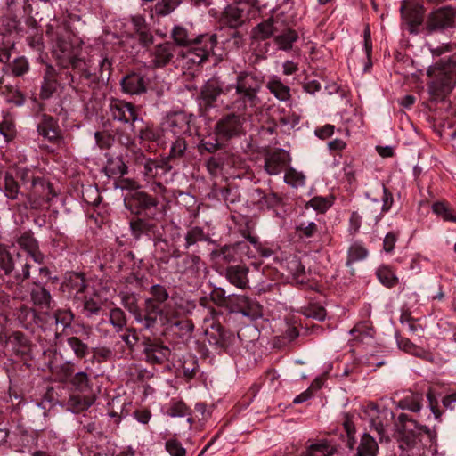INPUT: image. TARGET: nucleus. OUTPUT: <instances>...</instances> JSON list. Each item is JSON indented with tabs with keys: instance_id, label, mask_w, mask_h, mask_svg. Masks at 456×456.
<instances>
[{
	"instance_id": "nucleus-1",
	"label": "nucleus",
	"mask_w": 456,
	"mask_h": 456,
	"mask_svg": "<svg viewBox=\"0 0 456 456\" xmlns=\"http://www.w3.org/2000/svg\"><path fill=\"white\" fill-rule=\"evenodd\" d=\"M264 80L254 72L240 71L235 83L223 86L216 78L208 79L202 86L200 99L206 107H213L218 96L222 95V104L239 113H247L261 102L259 93Z\"/></svg>"
},
{
	"instance_id": "nucleus-2",
	"label": "nucleus",
	"mask_w": 456,
	"mask_h": 456,
	"mask_svg": "<svg viewBox=\"0 0 456 456\" xmlns=\"http://www.w3.org/2000/svg\"><path fill=\"white\" fill-rule=\"evenodd\" d=\"M53 53L59 61V64L63 68L70 66L79 71L82 66L87 65L86 61L80 57V46H75L72 43L62 37H59L56 40Z\"/></svg>"
},
{
	"instance_id": "nucleus-3",
	"label": "nucleus",
	"mask_w": 456,
	"mask_h": 456,
	"mask_svg": "<svg viewBox=\"0 0 456 456\" xmlns=\"http://www.w3.org/2000/svg\"><path fill=\"white\" fill-rule=\"evenodd\" d=\"M28 191L27 199L33 209L47 208L50 200L55 196L52 185L40 177L33 178Z\"/></svg>"
},
{
	"instance_id": "nucleus-4",
	"label": "nucleus",
	"mask_w": 456,
	"mask_h": 456,
	"mask_svg": "<svg viewBox=\"0 0 456 456\" xmlns=\"http://www.w3.org/2000/svg\"><path fill=\"white\" fill-rule=\"evenodd\" d=\"M20 258V255L19 253H17L15 259L8 246L0 243V268L7 276L14 273L13 277L17 284H20L29 278L30 265L28 262L21 264L20 271L15 267L16 261Z\"/></svg>"
},
{
	"instance_id": "nucleus-5",
	"label": "nucleus",
	"mask_w": 456,
	"mask_h": 456,
	"mask_svg": "<svg viewBox=\"0 0 456 456\" xmlns=\"http://www.w3.org/2000/svg\"><path fill=\"white\" fill-rule=\"evenodd\" d=\"M255 7V0H236L233 4H230L225 8V23L232 28H237L242 26L248 14Z\"/></svg>"
},
{
	"instance_id": "nucleus-6",
	"label": "nucleus",
	"mask_w": 456,
	"mask_h": 456,
	"mask_svg": "<svg viewBox=\"0 0 456 456\" xmlns=\"http://www.w3.org/2000/svg\"><path fill=\"white\" fill-rule=\"evenodd\" d=\"M86 66H82L79 72L87 79L95 77L97 79H109L110 76L111 62L107 57L92 56Z\"/></svg>"
},
{
	"instance_id": "nucleus-7",
	"label": "nucleus",
	"mask_w": 456,
	"mask_h": 456,
	"mask_svg": "<svg viewBox=\"0 0 456 456\" xmlns=\"http://www.w3.org/2000/svg\"><path fill=\"white\" fill-rule=\"evenodd\" d=\"M456 11L451 7H442L432 12L427 20L429 32L444 30L454 26Z\"/></svg>"
},
{
	"instance_id": "nucleus-8",
	"label": "nucleus",
	"mask_w": 456,
	"mask_h": 456,
	"mask_svg": "<svg viewBox=\"0 0 456 456\" xmlns=\"http://www.w3.org/2000/svg\"><path fill=\"white\" fill-rule=\"evenodd\" d=\"M124 205L133 214H140L158 205L159 201L144 191H138L133 193H126L124 196Z\"/></svg>"
},
{
	"instance_id": "nucleus-9",
	"label": "nucleus",
	"mask_w": 456,
	"mask_h": 456,
	"mask_svg": "<svg viewBox=\"0 0 456 456\" xmlns=\"http://www.w3.org/2000/svg\"><path fill=\"white\" fill-rule=\"evenodd\" d=\"M110 113L113 119L122 123H134L140 118L137 109L130 102L112 99L109 105Z\"/></svg>"
},
{
	"instance_id": "nucleus-10",
	"label": "nucleus",
	"mask_w": 456,
	"mask_h": 456,
	"mask_svg": "<svg viewBox=\"0 0 456 456\" xmlns=\"http://www.w3.org/2000/svg\"><path fill=\"white\" fill-rule=\"evenodd\" d=\"M228 304L232 311L241 313L245 316L255 318L261 315V305L244 295L228 296Z\"/></svg>"
},
{
	"instance_id": "nucleus-11",
	"label": "nucleus",
	"mask_w": 456,
	"mask_h": 456,
	"mask_svg": "<svg viewBox=\"0 0 456 456\" xmlns=\"http://www.w3.org/2000/svg\"><path fill=\"white\" fill-rule=\"evenodd\" d=\"M205 335L208 343L218 349H225L235 341L234 334L226 331L218 322H213L209 328H207Z\"/></svg>"
},
{
	"instance_id": "nucleus-12",
	"label": "nucleus",
	"mask_w": 456,
	"mask_h": 456,
	"mask_svg": "<svg viewBox=\"0 0 456 456\" xmlns=\"http://www.w3.org/2000/svg\"><path fill=\"white\" fill-rule=\"evenodd\" d=\"M380 188L383 192V196H382L383 204H382L381 208L379 209L377 206L379 203L378 200H373L370 205L366 206V208L363 209V212H362L364 216L368 219H370V221H372L374 223V224H376L380 220V218L382 216V213L387 212L393 205L392 193H390L387 191V189L386 188V186L384 184H381Z\"/></svg>"
},
{
	"instance_id": "nucleus-13",
	"label": "nucleus",
	"mask_w": 456,
	"mask_h": 456,
	"mask_svg": "<svg viewBox=\"0 0 456 456\" xmlns=\"http://www.w3.org/2000/svg\"><path fill=\"white\" fill-rule=\"evenodd\" d=\"M289 161V155L283 150H276L269 152L265 158V170L270 175H277L281 173Z\"/></svg>"
},
{
	"instance_id": "nucleus-14",
	"label": "nucleus",
	"mask_w": 456,
	"mask_h": 456,
	"mask_svg": "<svg viewBox=\"0 0 456 456\" xmlns=\"http://www.w3.org/2000/svg\"><path fill=\"white\" fill-rule=\"evenodd\" d=\"M424 7L416 3H403L401 6L403 19L410 27V32L415 33L416 28L422 23Z\"/></svg>"
},
{
	"instance_id": "nucleus-15",
	"label": "nucleus",
	"mask_w": 456,
	"mask_h": 456,
	"mask_svg": "<svg viewBox=\"0 0 456 456\" xmlns=\"http://www.w3.org/2000/svg\"><path fill=\"white\" fill-rule=\"evenodd\" d=\"M216 134L224 139L238 135L241 131L240 118L236 114H229L216 124Z\"/></svg>"
},
{
	"instance_id": "nucleus-16",
	"label": "nucleus",
	"mask_w": 456,
	"mask_h": 456,
	"mask_svg": "<svg viewBox=\"0 0 456 456\" xmlns=\"http://www.w3.org/2000/svg\"><path fill=\"white\" fill-rule=\"evenodd\" d=\"M173 57V45L170 43L159 44L151 52L150 65L153 68H162L167 65Z\"/></svg>"
},
{
	"instance_id": "nucleus-17",
	"label": "nucleus",
	"mask_w": 456,
	"mask_h": 456,
	"mask_svg": "<svg viewBox=\"0 0 456 456\" xmlns=\"http://www.w3.org/2000/svg\"><path fill=\"white\" fill-rule=\"evenodd\" d=\"M143 352L147 362L152 364L163 363L168 360L171 354L167 346L155 342L146 344Z\"/></svg>"
},
{
	"instance_id": "nucleus-18",
	"label": "nucleus",
	"mask_w": 456,
	"mask_h": 456,
	"mask_svg": "<svg viewBox=\"0 0 456 456\" xmlns=\"http://www.w3.org/2000/svg\"><path fill=\"white\" fill-rule=\"evenodd\" d=\"M158 316L160 317V306L157 304H152L151 300H145L144 314L140 311L135 314L134 319L138 323H141L144 329H151L157 323Z\"/></svg>"
},
{
	"instance_id": "nucleus-19",
	"label": "nucleus",
	"mask_w": 456,
	"mask_h": 456,
	"mask_svg": "<svg viewBox=\"0 0 456 456\" xmlns=\"http://www.w3.org/2000/svg\"><path fill=\"white\" fill-rule=\"evenodd\" d=\"M37 131L40 135L51 142H56L60 139L58 125L51 116L42 115L41 120L37 125Z\"/></svg>"
},
{
	"instance_id": "nucleus-20",
	"label": "nucleus",
	"mask_w": 456,
	"mask_h": 456,
	"mask_svg": "<svg viewBox=\"0 0 456 456\" xmlns=\"http://www.w3.org/2000/svg\"><path fill=\"white\" fill-rule=\"evenodd\" d=\"M33 305L39 310L47 313L53 308V300L50 292L40 285H36L30 291Z\"/></svg>"
},
{
	"instance_id": "nucleus-21",
	"label": "nucleus",
	"mask_w": 456,
	"mask_h": 456,
	"mask_svg": "<svg viewBox=\"0 0 456 456\" xmlns=\"http://www.w3.org/2000/svg\"><path fill=\"white\" fill-rule=\"evenodd\" d=\"M146 81L144 77L136 73L125 77L121 81L123 91L128 94H141L146 91Z\"/></svg>"
},
{
	"instance_id": "nucleus-22",
	"label": "nucleus",
	"mask_w": 456,
	"mask_h": 456,
	"mask_svg": "<svg viewBox=\"0 0 456 456\" xmlns=\"http://www.w3.org/2000/svg\"><path fill=\"white\" fill-rule=\"evenodd\" d=\"M266 87L278 100L286 102L291 97L290 88L284 85L278 76H273L269 78Z\"/></svg>"
},
{
	"instance_id": "nucleus-23",
	"label": "nucleus",
	"mask_w": 456,
	"mask_h": 456,
	"mask_svg": "<svg viewBox=\"0 0 456 456\" xmlns=\"http://www.w3.org/2000/svg\"><path fill=\"white\" fill-rule=\"evenodd\" d=\"M248 269L243 265H233L227 268L226 276L229 281L240 289L247 287Z\"/></svg>"
},
{
	"instance_id": "nucleus-24",
	"label": "nucleus",
	"mask_w": 456,
	"mask_h": 456,
	"mask_svg": "<svg viewBox=\"0 0 456 456\" xmlns=\"http://www.w3.org/2000/svg\"><path fill=\"white\" fill-rule=\"evenodd\" d=\"M455 84L454 77L446 72H440L436 80L430 85V88L437 95L448 94Z\"/></svg>"
},
{
	"instance_id": "nucleus-25",
	"label": "nucleus",
	"mask_w": 456,
	"mask_h": 456,
	"mask_svg": "<svg viewBox=\"0 0 456 456\" xmlns=\"http://www.w3.org/2000/svg\"><path fill=\"white\" fill-rule=\"evenodd\" d=\"M94 403V396L72 394L67 402V408L73 413H80L87 410Z\"/></svg>"
},
{
	"instance_id": "nucleus-26",
	"label": "nucleus",
	"mask_w": 456,
	"mask_h": 456,
	"mask_svg": "<svg viewBox=\"0 0 456 456\" xmlns=\"http://www.w3.org/2000/svg\"><path fill=\"white\" fill-rule=\"evenodd\" d=\"M217 43L216 35H200L195 37V40L188 45L194 52L197 53L198 55L200 54V52L203 50H208V58L210 53H213L214 47Z\"/></svg>"
},
{
	"instance_id": "nucleus-27",
	"label": "nucleus",
	"mask_w": 456,
	"mask_h": 456,
	"mask_svg": "<svg viewBox=\"0 0 456 456\" xmlns=\"http://www.w3.org/2000/svg\"><path fill=\"white\" fill-rule=\"evenodd\" d=\"M275 31L274 19L269 18L252 29L251 37L256 40H265L272 37Z\"/></svg>"
},
{
	"instance_id": "nucleus-28",
	"label": "nucleus",
	"mask_w": 456,
	"mask_h": 456,
	"mask_svg": "<svg viewBox=\"0 0 456 456\" xmlns=\"http://www.w3.org/2000/svg\"><path fill=\"white\" fill-rule=\"evenodd\" d=\"M298 39V34L296 30L289 28L274 37L273 41L279 50L289 51L293 44Z\"/></svg>"
},
{
	"instance_id": "nucleus-29",
	"label": "nucleus",
	"mask_w": 456,
	"mask_h": 456,
	"mask_svg": "<svg viewBox=\"0 0 456 456\" xmlns=\"http://www.w3.org/2000/svg\"><path fill=\"white\" fill-rule=\"evenodd\" d=\"M379 450L376 440L369 434L362 436L356 456H376Z\"/></svg>"
},
{
	"instance_id": "nucleus-30",
	"label": "nucleus",
	"mask_w": 456,
	"mask_h": 456,
	"mask_svg": "<svg viewBox=\"0 0 456 456\" xmlns=\"http://www.w3.org/2000/svg\"><path fill=\"white\" fill-rule=\"evenodd\" d=\"M336 447L326 441L313 444L307 447L305 456H332Z\"/></svg>"
},
{
	"instance_id": "nucleus-31",
	"label": "nucleus",
	"mask_w": 456,
	"mask_h": 456,
	"mask_svg": "<svg viewBox=\"0 0 456 456\" xmlns=\"http://www.w3.org/2000/svg\"><path fill=\"white\" fill-rule=\"evenodd\" d=\"M423 395L421 394H410L397 403V407L417 412L421 409Z\"/></svg>"
},
{
	"instance_id": "nucleus-32",
	"label": "nucleus",
	"mask_w": 456,
	"mask_h": 456,
	"mask_svg": "<svg viewBox=\"0 0 456 456\" xmlns=\"http://www.w3.org/2000/svg\"><path fill=\"white\" fill-rule=\"evenodd\" d=\"M167 124L175 134L188 129V121L183 113H175L169 116Z\"/></svg>"
},
{
	"instance_id": "nucleus-33",
	"label": "nucleus",
	"mask_w": 456,
	"mask_h": 456,
	"mask_svg": "<svg viewBox=\"0 0 456 456\" xmlns=\"http://www.w3.org/2000/svg\"><path fill=\"white\" fill-rule=\"evenodd\" d=\"M171 36L177 45L188 46L195 40L189 35L187 29L182 26H175L171 31Z\"/></svg>"
},
{
	"instance_id": "nucleus-34",
	"label": "nucleus",
	"mask_w": 456,
	"mask_h": 456,
	"mask_svg": "<svg viewBox=\"0 0 456 456\" xmlns=\"http://www.w3.org/2000/svg\"><path fill=\"white\" fill-rule=\"evenodd\" d=\"M151 297L146 298L145 300H151L152 304H157L160 306V305L164 304L169 298V294L167 289L160 284L152 285L150 288Z\"/></svg>"
},
{
	"instance_id": "nucleus-35",
	"label": "nucleus",
	"mask_w": 456,
	"mask_h": 456,
	"mask_svg": "<svg viewBox=\"0 0 456 456\" xmlns=\"http://www.w3.org/2000/svg\"><path fill=\"white\" fill-rule=\"evenodd\" d=\"M13 314L17 320L24 325L33 321L36 315L32 308L22 303H19V305L15 306Z\"/></svg>"
},
{
	"instance_id": "nucleus-36",
	"label": "nucleus",
	"mask_w": 456,
	"mask_h": 456,
	"mask_svg": "<svg viewBox=\"0 0 456 456\" xmlns=\"http://www.w3.org/2000/svg\"><path fill=\"white\" fill-rule=\"evenodd\" d=\"M377 276L379 281L387 287H393L398 281L394 271L389 266H380L377 270Z\"/></svg>"
},
{
	"instance_id": "nucleus-37",
	"label": "nucleus",
	"mask_w": 456,
	"mask_h": 456,
	"mask_svg": "<svg viewBox=\"0 0 456 456\" xmlns=\"http://www.w3.org/2000/svg\"><path fill=\"white\" fill-rule=\"evenodd\" d=\"M284 181L294 188H299L305 185V175L302 172H298L294 168H289L285 172Z\"/></svg>"
},
{
	"instance_id": "nucleus-38",
	"label": "nucleus",
	"mask_w": 456,
	"mask_h": 456,
	"mask_svg": "<svg viewBox=\"0 0 456 456\" xmlns=\"http://www.w3.org/2000/svg\"><path fill=\"white\" fill-rule=\"evenodd\" d=\"M4 194L10 200L18 199V195L20 193L19 184L15 181L12 175L6 173L4 175Z\"/></svg>"
},
{
	"instance_id": "nucleus-39",
	"label": "nucleus",
	"mask_w": 456,
	"mask_h": 456,
	"mask_svg": "<svg viewBox=\"0 0 456 456\" xmlns=\"http://www.w3.org/2000/svg\"><path fill=\"white\" fill-rule=\"evenodd\" d=\"M154 226L142 219H136L130 222V229L135 239H139L143 233H148Z\"/></svg>"
},
{
	"instance_id": "nucleus-40",
	"label": "nucleus",
	"mask_w": 456,
	"mask_h": 456,
	"mask_svg": "<svg viewBox=\"0 0 456 456\" xmlns=\"http://www.w3.org/2000/svg\"><path fill=\"white\" fill-rule=\"evenodd\" d=\"M183 57L188 65H200L208 60V50L201 51L198 55L196 52L188 47Z\"/></svg>"
},
{
	"instance_id": "nucleus-41",
	"label": "nucleus",
	"mask_w": 456,
	"mask_h": 456,
	"mask_svg": "<svg viewBox=\"0 0 456 456\" xmlns=\"http://www.w3.org/2000/svg\"><path fill=\"white\" fill-rule=\"evenodd\" d=\"M368 255L367 249L358 242L353 243L348 249L347 265L352 262L364 259Z\"/></svg>"
},
{
	"instance_id": "nucleus-42",
	"label": "nucleus",
	"mask_w": 456,
	"mask_h": 456,
	"mask_svg": "<svg viewBox=\"0 0 456 456\" xmlns=\"http://www.w3.org/2000/svg\"><path fill=\"white\" fill-rule=\"evenodd\" d=\"M433 211L444 221L456 222V216L444 202H436L432 206Z\"/></svg>"
},
{
	"instance_id": "nucleus-43",
	"label": "nucleus",
	"mask_w": 456,
	"mask_h": 456,
	"mask_svg": "<svg viewBox=\"0 0 456 456\" xmlns=\"http://www.w3.org/2000/svg\"><path fill=\"white\" fill-rule=\"evenodd\" d=\"M178 4V0H159L155 4V12L158 15L166 16L171 13Z\"/></svg>"
},
{
	"instance_id": "nucleus-44",
	"label": "nucleus",
	"mask_w": 456,
	"mask_h": 456,
	"mask_svg": "<svg viewBox=\"0 0 456 456\" xmlns=\"http://www.w3.org/2000/svg\"><path fill=\"white\" fill-rule=\"evenodd\" d=\"M110 322L117 329L121 330L126 325L125 313L120 308H114L110 312Z\"/></svg>"
},
{
	"instance_id": "nucleus-45",
	"label": "nucleus",
	"mask_w": 456,
	"mask_h": 456,
	"mask_svg": "<svg viewBox=\"0 0 456 456\" xmlns=\"http://www.w3.org/2000/svg\"><path fill=\"white\" fill-rule=\"evenodd\" d=\"M417 442L416 436L414 434L408 433L407 429L404 428L403 432L400 434L399 438V448L404 452L413 449Z\"/></svg>"
},
{
	"instance_id": "nucleus-46",
	"label": "nucleus",
	"mask_w": 456,
	"mask_h": 456,
	"mask_svg": "<svg viewBox=\"0 0 456 456\" xmlns=\"http://www.w3.org/2000/svg\"><path fill=\"white\" fill-rule=\"evenodd\" d=\"M7 346H12V351L16 354H23L24 350L21 348L23 346H25L26 338L25 337L20 333L15 332L13 333L7 340Z\"/></svg>"
},
{
	"instance_id": "nucleus-47",
	"label": "nucleus",
	"mask_w": 456,
	"mask_h": 456,
	"mask_svg": "<svg viewBox=\"0 0 456 456\" xmlns=\"http://www.w3.org/2000/svg\"><path fill=\"white\" fill-rule=\"evenodd\" d=\"M206 239V236L204 234V232L200 227H192L190 229L186 235H185V240H186V247L189 248L191 245H194L198 241H202Z\"/></svg>"
},
{
	"instance_id": "nucleus-48",
	"label": "nucleus",
	"mask_w": 456,
	"mask_h": 456,
	"mask_svg": "<svg viewBox=\"0 0 456 456\" xmlns=\"http://www.w3.org/2000/svg\"><path fill=\"white\" fill-rule=\"evenodd\" d=\"M178 318L175 313L174 305H172V297L170 299L161 307L160 306V319L164 320L165 322L171 323L173 320Z\"/></svg>"
},
{
	"instance_id": "nucleus-49",
	"label": "nucleus",
	"mask_w": 456,
	"mask_h": 456,
	"mask_svg": "<svg viewBox=\"0 0 456 456\" xmlns=\"http://www.w3.org/2000/svg\"><path fill=\"white\" fill-rule=\"evenodd\" d=\"M54 316L56 324L61 325L62 330L69 327L74 318L70 310H58L56 311Z\"/></svg>"
},
{
	"instance_id": "nucleus-50",
	"label": "nucleus",
	"mask_w": 456,
	"mask_h": 456,
	"mask_svg": "<svg viewBox=\"0 0 456 456\" xmlns=\"http://www.w3.org/2000/svg\"><path fill=\"white\" fill-rule=\"evenodd\" d=\"M289 269L297 282H304L305 267L297 259L294 258L289 262Z\"/></svg>"
},
{
	"instance_id": "nucleus-51",
	"label": "nucleus",
	"mask_w": 456,
	"mask_h": 456,
	"mask_svg": "<svg viewBox=\"0 0 456 456\" xmlns=\"http://www.w3.org/2000/svg\"><path fill=\"white\" fill-rule=\"evenodd\" d=\"M67 342L77 357H84L87 354V346L77 338H69Z\"/></svg>"
},
{
	"instance_id": "nucleus-52",
	"label": "nucleus",
	"mask_w": 456,
	"mask_h": 456,
	"mask_svg": "<svg viewBox=\"0 0 456 456\" xmlns=\"http://www.w3.org/2000/svg\"><path fill=\"white\" fill-rule=\"evenodd\" d=\"M188 413V409L183 402H173L167 410V414L172 418L184 417Z\"/></svg>"
},
{
	"instance_id": "nucleus-53",
	"label": "nucleus",
	"mask_w": 456,
	"mask_h": 456,
	"mask_svg": "<svg viewBox=\"0 0 456 456\" xmlns=\"http://www.w3.org/2000/svg\"><path fill=\"white\" fill-rule=\"evenodd\" d=\"M17 242L19 246L26 250L27 252L33 250L36 248L37 246H38L37 241L36 239L29 233L26 232L22 234L19 239L17 240Z\"/></svg>"
},
{
	"instance_id": "nucleus-54",
	"label": "nucleus",
	"mask_w": 456,
	"mask_h": 456,
	"mask_svg": "<svg viewBox=\"0 0 456 456\" xmlns=\"http://www.w3.org/2000/svg\"><path fill=\"white\" fill-rule=\"evenodd\" d=\"M71 383L80 392H86L89 388L87 374L82 371L75 374Z\"/></svg>"
},
{
	"instance_id": "nucleus-55",
	"label": "nucleus",
	"mask_w": 456,
	"mask_h": 456,
	"mask_svg": "<svg viewBox=\"0 0 456 456\" xmlns=\"http://www.w3.org/2000/svg\"><path fill=\"white\" fill-rule=\"evenodd\" d=\"M166 450L171 456H185L186 453L181 443L175 439L167 441Z\"/></svg>"
},
{
	"instance_id": "nucleus-56",
	"label": "nucleus",
	"mask_w": 456,
	"mask_h": 456,
	"mask_svg": "<svg viewBox=\"0 0 456 456\" xmlns=\"http://www.w3.org/2000/svg\"><path fill=\"white\" fill-rule=\"evenodd\" d=\"M297 230L300 236L311 238L317 232V225L314 222H301L297 225Z\"/></svg>"
},
{
	"instance_id": "nucleus-57",
	"label": "nucleus",
	"mask_w": 456,
	"mask_h": 456,
	"mask_svg": "<svg viewBox=\"0 0 456 456\" xmlns=\"http://www.w3.org/2000/svg\"><path fill=\"white\" fill-rule=\"evenodd\" d=\"M123 305L135 316V314L139 312L137 306V299L135 295L125 293L121 296Z\"/></svg>"
},
{
	"instance_id": "nucleus-58",
	"label": "nucleus",
	"mask_w": 456,
	"mask_h": 456,
	"mask_svg": "<svg viewBox=\"0 0 456 456\" xmlns=\"http://www.w3.org/2000/svg\"><path fill=\"white\" fill-rule=\"evenodd\" d=\"M72 289L76 290L75 297L80 298V295L86 289V281L80 274H76L70 281Z\"/></svg>"
},
{
	"instance_id": "nucleus-59",
	"label": "nucleus",
	"mask_w": 456,
	"mask_h": 456,
	"mask_svg": "<svg viewBox=\"0 0 456 456\" xmlns=\"http://www.w3.org/2000/svg\"><path fill=\"white\" fill-rule=\"evenodd\" d=\"M108 169L111 175H125L127 173V167L120 159H112L109 163Z\"/></svg>"
},
{
	"instance_id": "nucleus-60",
	"label": "nucleus",
	"mask_w": 456,
	"mask_h": 456,
	"mask_svg": "<svg viewBox=\"0 0 456 456\" xmlns=\"http://www.w3.org/2000/svg\"><path fill=\"white\" fill-rule=\"evenodd\" d=\"M187 148L186 142L183 138H177L172 144L170 150V158H180L183 155Z\"/></svg>"
},
{
	"instance_id": "nucleus-61",
	"label": "nucleus",
	"mask_w": 456,
	"mask_h": 456,
	"mask_svg": "<svg viewBox=\"0 0 456 456\" xmlns=\"http://www.w3.org/2000/svg\"><path fill=\"white\" fill-rule=\"evenodd\" d=\"M28 69V64L24 58L15 59L12 65V72L13 75L19 77L25 74Z\"/></svg>"
},
{
	"instance_id": "nucleus-62",
	"label": "nucleus",
	"mask_w": 456,
	"mask_h": 456,
	"mask_svg": "<svg viewBox=\"0 0 456 456\" xmlns=\"http://www.w3.org/2000/svg\"><path fill=\"white\" fill-rule=\"evenodd\" d=\"M305 314L308 318H314L318 321H323L326 317V311L322 306L312 305L305 310Z\"/></svg>"
},
{
	"instance_id": "nucleus-63",
	"label": "nucleus",
	"mask_w": 456,
	"mask_h": 456,
	"mask_svg": "<svg viewBox=\"0 0 456 456\" xmlns=\"http://www.w3.org/2000/svg\"><path fill=\"white\" fill-rule=\"evenodd\" d=\"M314 209L324 212L330 207V201L325 198L314 197L308 203Z\"/></svg>"
},
{
	"instance_id": "nucleus-64",
	"label": "nucleus",
	"mask_w": 456,
	"mask_h": 456,
	"mask_svg": "<svg viewBox=\"0 0 456 456\" xmlns=\"http://www.w3.org/2000/svg\"><path fill=\"white\" fill-rule=\"evenodd\" d=\"M117 188L126 191L127 193H133L139 191L140 185L134 180L125 178L118 182Z\"/></svg>"
}]
</instances>
